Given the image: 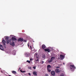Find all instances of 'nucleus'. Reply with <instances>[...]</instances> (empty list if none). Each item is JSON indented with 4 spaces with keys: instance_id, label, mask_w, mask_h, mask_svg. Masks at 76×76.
I'll list each match as a JSON object with an SVG mask.
<instances>
[{
    "instance_id": "obj_1",
    "label": "nucleus",
    "mask_w": 76,
    "mask_h": 76,
    "mask_svg": "<svg viewBox=\"0 0 76 76\" xmlns=\"http://www.w3.org/2000/svg\"><path fill=\"white\" fill-rule=\"evenodd\" d=\"M70 68L72 71H74L75 69H76V67L74 65H71L70 66Z\"/></svg>"
},
{
    "instance_id": "obj_2",
    "label": "nucleus",
    "mask_w": 76,
    "mask_h": 76,
    "mask_svg": "<svg viewBox=\"0 0 76 76\" xmlns=\"http://www.w3.org/2000/svg\"><path fill=\"white\" fill-rule=\"evenodd\" d=\"M54 59H55V57H51L50 60H48V62L49 63H51V62H52L54 60Z\"/></svg>"
},
{
    "instance_id": "obj_3",
    "label": "nucleus",
    "mask_w": 76,
    "mask_h": 76,
    "mask_svg": "<svg viewBox=\"0 0 76 76\" xmlns=\"http://www.w3.org/2000/svg\"><path fill=\"white\" fill-rule=\"evenodd\" d=\"M5 40L7 41V44H8L9 43V37H7L5 38Z\"/></svg>"
},
{
    "instance_id": "obj_4",
    "label": "nucleus",
    "mask_w": 76,
    "mask_h": 76,
    "mask_svg": "<svg viewBox=\"0 0 76 76\" xmlns=\"http://www.w3.org/2000/svg\"><path fill=\"white\" fill-rule=\"evenodd\" d=\"M51 74L52 76H56V72L54 71H52L51 72Z\"/></svg>"
},
{
    "instance_id": "obj_5",
    "label": "nucleus",
    "mask_w": 76,
    "mask_h": 76,
    "mask_svg": "<svg viewBox=\"0 0 76 76\" xmlns=\"http://www.w3.org/2000/svg\"><path fill=\"white\" fill-rule=\"evenodd\" d=\"M2 43L3 44V45H4V48H6V46H5V45H6V41L4 40V39L2 41Z\"/></svg>"
},
{
    "instance_id": "obj_6",
    "label": "nucleus",
    "mask_w": 76,
    "mask_h": 76,
    "mask_svg": "<svg viewBox=\"0 0 76 76\" xmlns=\"http://www.w3.org/2000/svg\"><path fill=\"white\" fill-rule=\"evenodd\" d=\"M42 49H43V50H45V48H46V46H45V45L44 44H43L42 45Z\"/></svg>"
},
{
    "instance_id": "obj_7",
    "label": "nucleus",
    "mask_w": 76,
    "mask_h": 76,
    "mask_svg": "<svg viewBox=\"0 0 76 76\" xmlns=\"http://www.w3.org/2000/svg\"><path fill=\"white\" fill-rule=\"evenodd\" d=\"M0 49L1 50H2V51H3L4 50V48H3V46L0 44Z\"/></svg>"
},
{
    "instance_id": "obj_8",
    "label": "nucleus",
    "mask_w": 76,
    "mask_h": 76,
    "mask_svg": "<svg viewBox=\"0 0 76 76\" xmlns=\"http://www.w3.org/2000/svg\"><path fill=\"white\" fill-rule=\"evenodd\" d=\"M18 41H20L21 42H22L23 41V39L20 38L18 40Z\"/></svg>"
},
{
    "instance_id": "obj_9",
    "label": "nucleus",
    "mask_w": 76,
    "mask_h": 76,
    "mask_svg": "<svg viewBox=\"0 0 76 76\" xmlns=\"http://www.w3.org/2000/svg\"><path fill=\"white\" fill-rule=\"evenodd\" d=\"M44 51H47V52H48V53H50V50L48 48L45 49Z\"/></svg>"
},
{
    "instance_id": "obj_10",
    "label": "nucleus",
    "mask_w": 76,
    "mask_h": 76,
    "mask_svg": "<svg viewBox=\"0 0 76 76\" xmlns=\"http://www.w3.org/2000/svg\"><path fill=\"white\" fill-rule=\"evenodd\" d=\"M25 55L26 57H29V53L28 52L26 53H25Z\"/></svg>"
},
{
    "instance_id": "obj_11",
    "label": "nucleus",
    "mask_w": 76,
    "mask_h": 76,
    "mask_svg": "<svg viewBox=\"0 0 76 76\" xmlns=\"http://www.w3.org/2000/svg\"><path fill=\"white\" fill-rule=\"evenodd\" d=\"M33 74L34 76H37V72L36 71H34L33 72Z\"/></svg>"
},
{
    "instance_id": "obj_12",
    "label": "nucleus",
    "mask_w": 76,
    "mask_h": 76,
    "mask_svg": "<svg viewBox=\"0 0 76 76\" xmlns=\"http://www.w3.org/2000/svg\"><path fill=\"white\" fill-rule=\"evenodd\" d=\"M10 44L11 45H12V46H14V45H15V43L14 42H10Z\"/></svg>"
},
{
    "instance_id": "obj_13",
    "label": "nucleus",
    "mask_w": 76,
    "mask_h": 76,
    "mask_svg": "<svg viewBox=\"0 0 76 76\" xmlns=\"http://www.w3.org/2000/svg\"><path fill=\"white\" fill-rule=\"evenodd\" d=\"M55 72L56 73H59V72H60V70H59V69H57L55 70Z\"/></svg>"
},
{
    "instance_id": "obj_14",
    "label": "nucleus",
    "mask_w": 76,
    "mask_h": 76,
    "mask_svg": "<svg viewBox=\"0 0 76 76\" xmlns=\"http://www.w3.org/2000/svg\"><path fill=\"white\" fill-rule=\"evenodd\" d=\"M50 68H51V66L50 65H48L47 66V69H50Z\"/></svg>"
},
{
    "instance_id": "obj_15",
    "label": "nucleus",
    "mask_w": 76,
    "mask_h": 76,
    "mask_svg": "<svg viewBox=\"0 0 76 76\" xmlns=\"http://www.w3.org/2000/svg\"><path fill=\"white\" fill-rule=\"evenodd\" d=\"M12 41H16L17 40L15 37H13L12 38Z\"/></svg>"
},
{
    "instance_id": "obj_16",
    "label": "nucleus",
    "mask_w": 76,
    "mask_h": 76,
    "mask_svg": "<svg viewBox=\"0 0 76 76\" xmlns=\"http://www.w3.org/2000/svg\"><path fill=\"white\" fill-rule=\"evenodd\" d=\"M16 51L15 50H14L12 52V53L13 54V55H15L16 54Z\"/></svg>"
},
{
    "instance_id": "obj_17",
    "label": "nucleus",
    "mask_w": 76,
    "mask_h": 76,
    "mask_svg": "<svg viewBox=\"0 0 76 76\" xmlns=\"http://www.w3.org/2000/svg\"><path fill=\"white\" fill-rule=\"evenodd\" d=\"M60 58H61V59H63V58H64V56L63 55H60Z\"/></svg>"
},
{
    "instance_id": "obj_18",
    "label": "nucleus",
    "mask_w": 76,
    "mask_h": 76,
    "mask_svg": "<svg viewBox=\"0 0 76 76\" xmlns=\"http://www.w3.org/2000/svg\"><path fill=\"white\" fill-rule=\"evenodd\" d=\"M12 72L13 74H16V72L15 71H12Z\"/></svg>"
},
{
    "instance_id": "obj_19",
    "label": "nucleus",
    "mask_w": 76,
    "mask_h": 76,
    "mask_svg": "<svg viewBox=\"0 0 76 76\" xmlns=\"http://www.w3.org/2000/svg\"><path fill=\"white\" fill-rule=\"evenodd\" d=\"M42 57L43 58H45V55L43 54L42 56Z\"/></svg>"
},
{
    "instance_id": "obj_20",
    "label": "nucleus",
    "mask_w": 76,
    "mask_h": 76,
    "mask_svg": "<svg viewBox=\"0 0 76 76\" xmlns=\"http://www.w3.org/2000/svg\"><path fill=\"white\" fill-rule=\"evenodd\" d=\"M36 58H37V60H36V59H35V61H39V59H38V57L37 56L36 57Z\"/></svg>"
},
{
    "instance_id": "obj_21",
    "label": "nucleus",
    "mask_w": 76,
    "mask_h": 76,
    "mask_svg": "<svg viewBox=\"0 0 76 76\" xmlns=\"http://www.w3.org/2000/svg\"><path fill=\"white\" fill-rule=\"evenodd\" d=\"M48 71V72H51V69H47Z\"/></svg>"
},
{
    "instance_id": "obj_22",
    "label": "nucleus",
    "mask_w": 76,
    "mask_h": 76,
    "mask_svg": "<svg viewBox=\"0 0 76 76\" xmlns=\"http://www.w3.org/2000/svg\"><path fill=\"white\" fill-rule=\"evenodd\" d=\"M26 62H27V63H31V61L27 60V61Z\"/></svg>"
},
{
    "instance_id": "obj_23",
    "label": "nucleus",
    "mask_w": 76,
    "mask_h": 76,
    "mask_svg": "<svg viewBox=\"0 0 76 76\" xmlns=\"http://www.w3.org/2000/svg\"><path fill=\"white\" fill-rule=\"evenodd\" d=\"M20 71L22 73H25V71H22V70H20Z\"/></svg>"
},
{
    "instance_id": "obj_24",
    "label": "nucleus",
    "mask_w": 76,
    "mask_h": 76,
    "mask_svg": "<svg viewBox=\"0 0 76 76\" xmlns=\"http://www.w3.org/2000/svg\"><path fill=\"white\" fill-rule=\"evenodd\" d=\"M26 40H24L23 42H26Z\"/></svg>"
},
{
    "instance_id": "obj_25",
    "label": "nucleus",
    "mask_w": 76,
    "mask_h": 76,
    "mask_svg": "<svg viewBox=\"0 0 76 76\" xmlns=\"http://www.w3.org/2000/svg\"><path fill=\"white\" fill-rule=\"evenodd\" d=\"M33 68L34 69H36V67H35V66H33Z\"/></svg>"
},
{
    "instance_id": "obj_26",
    "label": "nucleus",
    "mask_w": 76,
    "mask_h": 76,
    "mask_svg": "<svg viewBox=\"0 0 76 76\" xmlns=\"http://www.w3.org/2000/svg\"><path fill=\"white\" fill-rule=\"evenodd\" d=\"M28 68L29 69H31V67H28Z\"/></svg>"
},
{
    "instance_id": "obj_27",
    "label": "nucleus",
    "mask_w": 76,
    "mask_h": 76,
    "mask_svg": "<svg viewBox=\"0 0 76 76\" xmlns=\"http://www.w3.org/2000/svg\"><path fill=\"white\" fill-rule=\"evenodd\" d=\"M37 56V53H35L34 56Z\"/></svg>"
},
{
    "instance_id": "obj_28",
    "label": "nucleus",
    "mask_w": 76,
    "mask_h": 76,
    "mask_svg": "<svg viewBox=\"0 0 76 76\" xmlns=\"http://www.w3.org/2000/svg\"><path fill=\"white\" fill-rule=\"evenodd\" d=\"M45 76H48V74H45Z\"/></svg>"
},
{
    "instance_id": "obj_29",
    "label": "nucleus",
    "mask_w": 76,
    "mask_h": 76,
    "mask_svg": "<svg viewBox=\"0 0 76 76\" xmlns=\"http://www.w3.org/2000/svg\"><path fill=\"white\" fill-rule=\"evenodd\" d=\"M28 75H29V76H31V73H28Z\"/></svg>"
},
{
    "instance_id": "obj_30",
    "label": "nucleus",
    "mask_w": 76,
    "mask_h": 76,
    "mask_svg": "<svg viewBox=\"0 0 76 76\" xmlns=\"http://www.w3.org/2000/svg\"><path fill=\"white\" fill-rule=\"evenodd\" d=\"M42 64H43V63H44V62L43 61H42Z\"/></svg>"
},
{
    "instance_id": "obj_31",
    "label": "nucleus",
    "mask_w": 76,
    "mask_h": 76,
    "mask_svg": "<svg viewBox=\"0 0 76 76\" xmlns=\"http://www.w3.org/2000/svg\"><path fill=\"white\" fill-rule=\"evenodd\" d=\"M56 68H57L58 69V68H60V66H57V67H56Z\"/></svg>"
},
{
    "instance_id": "obj_32",
    "label": "nucleus",
    "mask_w": 76,
    "mask_h": 76,
    "mask_svg": "<svg viewBox=\"0 0 76 76\" xmlns=\"http://www.w3.org/2000/svg\"><path fill=\"white\" fill-rule=\"evenodd\" d=\"M60 76H64L63 75H61Z\"/></svg>"
},
{
    "instance_id": "obj_33",
    "label": "nucleus",
    "mask_w": 76,
    "mask_h": 76,
    "mask_svg": "<svg viewBox=\"0 0 76 76\" xmlns=\"http://www.w3.org/2000/svg\"><path fill=\"white\" fill-rule=\"evenodd\" d=\"M28 47H29V43L28 44Z\"/></svg>"
},
{
    "instance_id": "obj_34",
    "label": "nucleus",
    "mask_w": 76,
    "mask_h": 76,
    "mask_svg": "<svg viewBox=\"0 0 76 76\" xmlns=\"http://www.w3.org/2000/svg\"><path fill=\"white\" fill-rule=\"evenodd\" d=\"M32 59H30V60L32 61Z\"/></svg>"
},
{
    "instance_id": "obj_35",
    "label": "nucleus",
    "mask_w": 76,
    "mask_h": 76,
    "mask_svg": "<svg viewBox=\"0 0 76 76\" xmlns=\"http://www.w3.org/2000/svg\"><path fill=\"white\" fill-rule=\"evenodd\" d=\"M30 48H32V46H30Z\"/></svg>"
},
{
    "instance_id": "obj_36",
    "label": "nucleus",
    "mask_w": 76,
    "mask_h": 76,
    "mask_svg": "<svg viewBox=\"0 0 76 76\" xmlns=\"http://www.w3.org/2000/svg\"><path fill=\"white\" fill-rule=\"evenodd\" d=\"M20 69H21L20 68H19V70H20Z\"/></svg>"
},
{
    "instance_id": "obj_37",
    "label": "nucleus",
    "mask_w": 76,
    "mask_h": 76,
    "mask_svg": "<svg viewBox=\"0 0 76 76\" xmlns=\"http://www.w3.org/2000/svg\"><path fill=\"white\" fill-rule=\"evenodd\" d=\"M63 64L64 65V63H63Z\"/></svg>"
},
{
    "instance_id": "obj_38",
    "label": "nucleus",
    "mask_w": 76,
    "mask_h": 76,
    "mask_svg": "<svg viewBox=\"0 0 76 76\" xmlns=\"http://www.w3.org/2000/svg\"><path fill=\"white\" fill-rule=\"evenodd\" d=\"M49 69H50V68H49Z\"/></svg>"
}]
</instances>
